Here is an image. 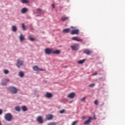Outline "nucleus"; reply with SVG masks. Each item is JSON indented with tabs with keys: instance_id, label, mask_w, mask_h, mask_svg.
<instances>
[{
	"instance_id": "nucleus-13",
	"label": "nucleus",
	"mask_w": 125,
	"mask_h": 125,
	"mask_svg": "<svg viewBox=\"0 0 125 125\" xmlns=\"http://www.w3.org/2000/svg\"><path fill=\"white\" fill-rule=\"evenodd\" d=\"M61 53V51L60 50H54V49H53V54H56L57 55H58L59 54H60Z\"/></svg>"
},
{
	"instance_id": "nucleus-11",
	"label": "nucleus",
	"mask_w": 125,
	"mask_h": 125,
	"mask_svg": "<svg viewBox=\"0 0 125 125\" xmlns=\"http://www.w3.org/2000/svg\"><path fill=\"white\" fill-rule=\"evenodd\" d=\"M53 118V115H52V114H47V115H46V119L47 120H51Z\"/></svg>"
},
{
	"instance_id": "nucleus-39",
	"label": "nucleus",
	"mask_w": 125,
	"mask_h": 125,
	"mask_svg": "<svg viewBox=\"0 0 125 125\" xmlns=\"http://www.w3.org/2000/svg\"><path fill=\"white\" fill-rule=\"evenodd\" d=\"M82 118L83 119H85L86 116H83Z\"/></svg>"
},
{
	"instance_id": "nucleus-8",
	"label": "nucleus",
	"mask_w": 125,
	"mask_h": 125,
	"mask_svg": "<svg viewBox=\"0 0 125 125\" xmlns=\"http://www.w3.org/2000/svg\"><path fill=\"white\" fill-rule=\"evenodd\" d=\"M91 120H92V117H89V119L87 120H85V121H84V125H88L89 124H90V123H91Z\"/></svg>"
},
{
	"instance_id": "nucleus-6",
	"label": "nucleus",
	"mask_w": 125,
	"mask_h": 125,
	"mask_svg": "<svg viewBox=\"0 0 125 125\" xmlns=\"http://www.w3.org/2000/svg\"><path fill=\"white\" fill-rule=\"evenodd\" d=\"M72 40H73L74 41H77L78 42H83V39H81L80 38V37L77 36L75 37H72Z\"/></svg>"
},
{
	"instance_id": "nucleus-29",
	"label": "nucleus",
	"mask_w": 125,
	"mask_h": 125,
	"mask_svg": "<svg viewBox=\"0 0 125 125\" xmlns=\"http://www.w3.org/2000/svg\"><path fill=\"white\" fill-rule=\"evenodd\" d=\"M4 72L5 74H8V73H9V70L7 69H5Z\"/></svg>"
},
{
	"instance_id": "nucleus-37",
	"label": "nucleus",
	"mask_w": 125,
	"mask_h": 125,
	"mask_svg": "<svg viewBox=\"0 0 125 125\" xmlns=\"http://www.w3.org/2000/svg\"><path fill=\"white\" fill-rule=\"evenodd\" d=\"M97 72H95V73H94V74H93V76H94V75H97Z\"/></svg>"
},
{
	"instance_id": "nucleus-35",
	"label": "nucleus",
	"mask_w": 125,
	"mask_h": 125,
	"mask_svg": "<svg viewBox=\"0 0 125 125\" xmlns=\"http://www.w3.org/2000/svg\"><path fill=\"white\" fill-rule=\"evenodd\" d=\"M3 111H2V109H1V108H0V115L2 114Z\"/></svg>"
},
{
	"instance_id": "nucleus-40",
	"label": "nucleus",
	"mask_w": 125,
	"mask_h": 125,
	"mask_svg": "<svg viewBox=\"0 0 125 125\" xmlns=\"http://www.w3.org/2000/svg\"><path fill=\"white\" fill-rule=\"evenodd\" d=\"M52 7L54 9H55V7L54 6V4H52Z\"/></svg>"
},
{
	"instance_id": "nucleus-32",
	"label": "nucleus",
	"mask_w": 125,
	"mask_h": 125,
	"mask_svg": "<svg viewBox=\"0 0 125 125\" xmlns=\"http://www.w3.org/2000/svg\"><path fill=\"white\" fill-rule=\"evenodd\" d=\"M64 111H65V109H62V110L60 111V113H64Z\"/></svg>"
},
{
	"instance_id": "nucleus-16",
	"label": "nucleus",
	"mask_w": 125,
	"mask_h": 125,
	"mask_svg": "<svg viewBox=\"0 0 125 125\" xmlns=\"http://www.w3.org/2000/svg\"><path fill=\"white\" fill-rule=\"evenodd\" d=\"M45 97L47 98H51L52 97V94L51 93H49L47 92L45 94Z\"/></svg>"
},
{
	"instance_id": "nucleus-21",
	"label": "nucleus",
	"mask_w": 125,
	"mask_h": 125,
	"mask_svg": "<svg viewBox=\"0 0 125 125\" xmlns=\"http://www.w3.org/2000/svg\"><path fill=\"white\" fill-rule=\"evenodd\" d=\"M85 60H86L85 59H84V60H82L81 61H79L78 62V63H79L80 64H82L83 63H84Z\"/></svg>"
},
{
	"instance_id": "nucleus-3",
	"label": "nucleus",
	"mask_w": 125,
	"mask_h": 125,
	"mask_svg": "<svg viewBox=\"0 0 125 125\" xmlns=\"http://www.w3.org/2000/svg\"><path fill=\"white\" fill-rule=\"evenodd\" d=\"M12 118H13V115L12 114H11V113H6L5 115V119L7 121H11Z\"/></svg>"
},
{
	"instance_id": "nucleus-31",
	"label": "nucleus",
	"mask_w": 125,
	"mask_h": 125,
	"mask_svg": "<svg viewBox=\"0 0 125 125\" xmlns=\"http://www.w3.org/2000/svg\"><path fill=\"white\" fill-rule=\"evenodd\" d=\"M95 84L94 83H92V84H90V85H89V87H93L94 86H95Z\"/></svg>"
},
{
	"instance_id": "nucleus-24",
	"label": "nucleus",
	"mask_w": 125,
	"mask_h": 125,
	"mask_svg": "<svg viewBox=\"0 0 125 125\" xmlns=\"http://www.w3.org/2000/svg\"><path fill=\"white\" fill-rule=\"evenodd\" d=\"M15 109H16V110H17V111H21V107L20 106H17L15 107Z\"/></svg>"
},
{
	"instance_id": "nucleus-23",
	"label": "nucleus",
	"mask_w": 125,
	"mask_h": 125,
	"mask_svg": "<svg viewBox=\"0 0 125 125\" xmlns=\"http://www.w3.org/2000/svg\"><path fill=\"white\" fill-rule=\"evenodd\" d=\"M68 19H69L68 17H67L66 18H62L61 20L62 21H67V20H68Z\"/></svg>"
},
{
	"instance_id": "nucleus-22",
	"label": "nucleus",
	"mask_w": 125,
	"mask_h": 125,
	"mask_svg": "<svg viewBox=\"0 0 125 125\" xmlns=\"http://www.w3.org/2000/svg\"><path fill=\"white\" fill-rule=\"evenodd\" d=\"M57 124L56 122H49L47 123V125H56Z\"/></svg>"
},
{
	"instance_id": "nucleus-4",
	"label": "nucleus",
	"mask_w": 125,
	"mask_h": 125,
	"mask_svg": "<svg viewBox=\"0 0 125 125\" xmlns=\"http://www.w3.org/2000/svg\"><path fill=\"white\" fill-rule=\"evenodd\" d=\"M45 53L47 55H50L51 54H53V49L50 48H46L45 49Z\"/></svg>"
},
{
	"instance_id": "nucleus-30",
	"label": "nucleus",
	"mask_w": 125,
	"mask_h": 125,
	"mask_svg": "<svg viewBox=\"0 0 125 125\" xmlns=\"http://www.w3.org/2000/svg\"><path fill=\"white\" fill-rule=\"evenodd\" d=\"M78 121H73V122H72L71 125H76V123H77Z\"/></svg>"
},
{
	"instance_id": "nucleus-33",
	"label": "nucleus",
	"mask_w": 125,
	"mask_h": 125,
	"mask_svg": "<svg viewBox=\"0 0 125 125\" xmlns=\"http://www.w3.org/2000/svg\"><path fill=\"white\" fill-rule=\"evenodd\" d=\"M29 40H30L31 41H35V39H34V38H31V37H30V38H29Z\"/></svg>"
},
{
	"instance_id": "nucleus-2",
	"label": "nucleus",
	"mask_w": 125,
	"mask_h": 125,
	"mask_svg": "<svg viewBox=\"0 0 125 125\" xmlns=\"http://www.w3.org/2000/svg\"><path fill=\"white\" fill-rule=\"evenodd\" d=\"M9 90L13 94H17L18 93V89L16 87H13V86H11L9 88Z\"/></svg>"
},
{
	"instance_id": "nucleus-25",
	"label": "nucleus",
	"mask_w": 125,
	"mask_h": 125,
	"mask_svg": "<svg viewBox=\"0 0 125 125\" xmlns=\"http://www.w3.org/2000/svg\"><path fill=\"white\" fill-rule=\"evenodd\" d=\"M24 74L23 73V72H22V71H21L20 72H19V76L21 77H23L24 76Z\"/></svg>"
},
{
	"instance_id": "nucleus-41",
	"label": "nucleus",
	"mask_w": 125,
	"mask_h": 125,
	"mask_svg": "<svg viewBox=\"0 0 125 125\" xmlns=\"http://www.w3.org/2000/svg\"><path fill=\"white\" fill-rule=\"evenodd\" d=\"M0 125H2L0 121Z\"/></svg>"
},
{
	"instance_id": "nucleus-5",
	"label": "nucleus",
	"mask_w": 125,
	"mask_h": 125,
	"mask_svg": "<svg viewBox=\"0 0 125 125\" xmlns=\"http://www.w3.org/2000/svg\"><path fill=\"white\" fill-rule=\"evenodd\" d=\"M24 63V62L23 61H21L20 59L18 60L17 61V65L18 67L20 68V66H21V65H23Z\"/></svg>"
},
{
	"instance_id": "nucleus-20",
	"label": "nucleus",
	"mask_w": 125,
	"mask_h": 125,
	"mask_svg": "<svg viewBox=\"0 0 125 125\" xmlns=\"http://www.w3.org/2000/svg\"><path fill=\"white\" fill-rule=\"evenodd\" d=\"M21 108L23 111H26L27 110V107L25 105H22Z\"/></svg>"
},
{
	"instance_id": "nucleus-36",
	"label": "nucleus",
	"mask_w": 125,
	"mask_h": 125,
	"mask_svg": "<svg viewBox=\"0 0 125 125\" xmlns=\"http://www.w3.org/2000/svg\"><path fill=\"white\" fill-rule=\"evenodd\" d=\"M39 70H40L41 71H43L44 69H43L42 68H39Z\"/></svg>"
},
{
	"instance_id": "nucleus-15",
	"label": "nucleus",
	"mask_w": 125,
	"mask_h": 125,
	"mask_svg": "<svg viewBox=\"0 0 125 125\" xmlns=\"http://www.w3.org/2000/svg\"><path fill=\"white\" fill-rule=\"evenodd\" d=\"M70 31H71L70 28H66L63 30V33H68Z\"/></svg>"
},
{
	"instance_id": "nucleus-9",
	"label": "nucleus",
	"mask_w": 125,
	"mask_h": 125,
	"mask_svg": "<svg viewBox=\"0 0 125 125\" xmlns=\"http://www.w3.org/2000/svg\"><path fill=\"white\" fill-rule=\"evenodd\" d=\"M76 96V94L74 92H72V93H70V94H69L67 95V98H70V99H73Z\"/></svg>"
},
{
	"instance_id": "nucleus-19",
	"label": "nucleus",
	"mask_w": 125,
	"mask_h": 125,
	"mask_svg": "<svg viewBox=\"0 0 125 125\" xmlns=\"http://www.w3.org/2000/svg\"><path fill=\"white\" fill-rule=\"evenodd\" d=\"M33 69L35 71H38V70H39V68L38 66H37V65H35L34 66H33Z\"/></svg>"
},
{
	"instance_id": "nucleus-14",
	"label": "nucleus",
	"mask_w": 125,
	"mask_h": 125,
	"mask_svg": "<svg viewBox=\"0 0 125 125\" xmlns=\"http://www.w3.org/2000/svg\"><path fill=\"white\" fill-rule=\"evenodd\" d=\"M20 40L21 42H22L24 41V40H25V37L23 36V34H21L20 36Z\"/></svg>"
},
{
	"instance_id": "nucleus-38",
	"label": "nucleus",
	"mask_w": 125,
	"mask_h": 125,
	"mask_svg": "<svg viewBox=\"0 0 125 125\" xmlns=\"http://www.w3.org/2000/svg\"><path fill=\"white\" fill-rule=\"evenodd\" d=\"M37 11H38V12H41V9H37Z\"/></svg>"
},
{
	"instance_id": "nucleus-7",
	"label": "nucleus",
	"mask_w": 125,
	"mask_h": 125,
	"mask_svg": "<svg viewBox=\"0 0 125 125\" xmlns=\"http://www.w3.org/2000/svg\"><path fill=\"white\" fill-rule=\"evenodd\" d=\"M71 48L72 50H73L74 51H76L77 50H79V44L73 45V46H71Z\"/></svg>"
},
{
	"instance_id": "nucleus-10",
	"label": "nucleus",
	"mask_w": 125,
	"mask_h": 125,
	"mask_svg": "<svg viewBox=\"0 0 125 125\" xmlns=\"http://www.w3.org/2000/svg\"><path fill=\"white\" fill-rule=\"evenodd\" d=\"M37 121L39 122V123H43V122L42 116H38L37 118Z\"/></svg>"
},
{
	"instance_id": "nucleus-26",
	"label": "nucleus",
	"mask_w": 125,
	"mask_h": 125,
	"mask_svg": "<svg viewBox=\"0 0 125 125\" xmlns=\"http://www.w3.org/2000/svg\"><path fill=\"white\" fill-rule=\"evenodd\" d=\"M28 0H21L22 3H27V2H28Z\"/></svg>"
},
{
	"instance_id": "nucleus-28",
	"label": "nucleus",
	"mask_w": 125,
	"mask_h": 125,
	"mask_svg": "<svg viewBox=\"0 0 125 125\" xmlns=\"http://www.w3.org/2000/svg\"><path fill=\"white\" fill-rule=\"evenodd\" d=\"M22 27L23 30H26V26H25L24 23L22 24Z\"/></svg>"
},
{
	"instance_id": "nucleus-12",
	"label": "nucleus",
	"mask_w": 125,
	"mask_h": 125,
	"mask_svg": "<svg viewBox=\"0 0 125 125\" xmlns=\"http://www.w3.org/2000/svg\"><path fill=\"white\" fill-rule=\"evenodd\" d=\"M84 54H86V55H88V56H89L91 54V53H92V51H90L88 49H86V50H84Z\"/></svg>"
},
{
	"instance_id": "nucleus-1",
	"label": "nucleus",
	"mask_w": 125,
	"mask_h": 125,
	"mask_svg": "<svg viewBox=\"0 0 125 125\" xmlns=\"http://www.w3.org/2000/svg\"><path fill=\"white\" fill-rule=\"evenodd\" d=\"M71 28H73V30L71 32V34L72 35H74L76 34V35H78L80 33V30L79 29H75V27H74L73 26H71Z\"/></svg>"
},
{
	"instance_id": "nucleus-27",
	"label": "nucleus",
	"mask_w": 125,
	"mask_h": 125,
	"mask_svg": "<svg viewBox=\"0 0 125 125\" xmlns=\"http://www.w3.org/2000/svg\"><path fill=\"white\" fill-rule=\"evenodd\" d=\"M94 104H96V105H98V104H99V101H98V100H95V101H94Z\"/></svg>"
},
{
	"instance_id": "nucleus-18",
	"label": "nucleus",
	"mask_w": 125,
	"mask_h": 125,
	"mask_svg": "<svg viewBox=\"0 0 125 125\" xmlns=\"http://www.w3.org/2000/svg\"><path fill=\"white\" fill-rule=\"evenodd\" d=\"M12 30L14 32H16L17 31V27L16 25H13L12 26Z\"/></svg>"
},
{
	"instance_id": "nucleus-34",
	"label": "nucleus",
	"mask_w": 125,
	"mask_h": 125,
	"mask_svg": "<svg viewBox=\"0 0 125 125\" xmlns=\"http://www.w3.org/2000/svg\"><path fill=\"white\" fill-rule=\"evenodd\" d=\"M85 99H86L85 97L82 98V99H81V101H85Z\"/></svg>"
},
{
	"instance_id": "nucleus-17",
	"label": "nucleus",
	"mask_w": 125,
	"mask_h": 125,
	"mask_svg": "<svg viewBox=\"0 0 125 125\" xmlns=\"http://www.w3.org/2000/svg\"><path fill=\"white\" fill-rule=\"evenodd\" d=\"M28 9H27V8H23V9H21V13L22 14H25V13H27V12H28Z\"/></svg>"
}]
</instances>
